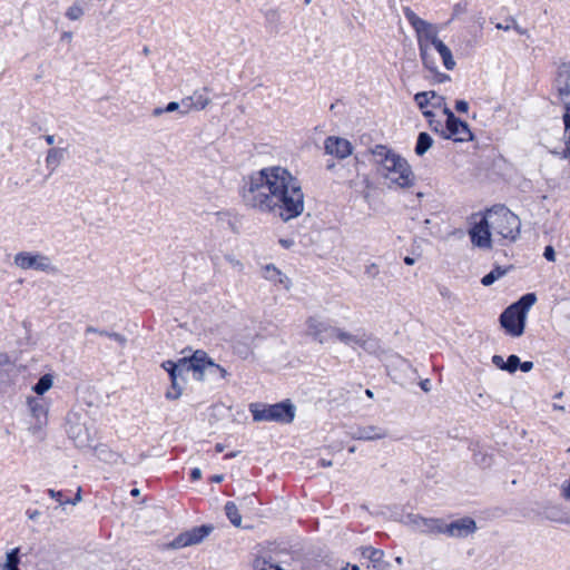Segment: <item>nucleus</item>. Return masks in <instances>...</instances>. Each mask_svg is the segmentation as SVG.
Instances as JSON below:
<instances>
[{
    "instance_id": "c85d7f7f",
    "label": "nucleus",
    "mask_w": 570,
    "mask_h": 570,
    "mask_svg": "<svg viewBox=\"0 0 570 570\" xmlns=\"http://www.w3.org/2000/svg\"><path fill=\"white\" fill-rule=\"evenodd\" d=\"M17 375L12 366L0 368V395L8 393L17 384Z\"/></svg>"
},
{
    "instance_id": "7c9ffc66",
    "label": "nucleus",
    "mask_w": 570,
    "mask_h": 570,
    "mask_svg": "<svg viewBox=\"0 0 570 570\" xmlns=\"http://www.w3.org/2000/svg\"><path fill=\"white\" fill-rule=\"evenodd\" d=\"M224 512L232 525L242 527V515L235 502L227 501L224 505Z\"/></svg>"
},
{
    "instance_id": "09e8293b",
    "label": "nucleus",
    "mask_w": 570,
    "mask_h": 570,
    "mask_svg": "<svg viewBox=\"0 0 570 570\" xmlns=\"http://www.w3.org/2000/svg\"><path fill=\"white\" fill-rule=\"evenodd\" d=\"M188 478H189V481L190 482H197L199 480H202L203 478V472L199 468L195 466V468H191L188 472Z\"/></svg>"
},
{
    "instance_id": "8fccbe9b",
    "label": "nucleus",
    "mask_w": 570,
    "mask_h": 570,
    "mask_svg": "<svg viewBox=\"0 0 570 570\" xmlns=\"http://www.w3.org/2000/svg\"><path fill=\"white\" fill-rule=\"evenodd\" d=\"M166 114L177 111L180 114V104L178 101H169L166 106Z\"/></svg>"
},
{
    "instance_id": "72a5a7b5",
    "label": "nucleus",
    "mask_w": 570,
    "mask_h": 570,
    "mask_svg": "<svg viewBox=\"0 0 570 570\" xmlns=\"http://www.w3.org/2000/svg\"><path fill=\"white\" fill-rule=\"evenodd\" d=\"M433 145V139L428 132H420L415 145V154L423 156Z\"/></svg>"
},
{
    "instance_id": "aec40b11",
    "label": "nucleus",
    "mask_w": 570,
    "mask_h": 570,
    "mask_svg": "<svg viewBox=\"0 0 570 570\" xmlns=\"http://www.w3.org/2000/svg\"><path fill=\"white\" fill-rule=\"evenodd\" d=\"M331 337L336 338L338 342L350 347L364 346L366 343L364 332H351L344 327L334 326Z\"/></svg>"
},
{
    "instance_id": "c756f323",
    "label": "nucleus",
    "mask_w": 570,
    "mask_h": 570,
    "mask_svg": "<svg viewBox=\"0 0 570 570\" xmlns=\"http://www.w3.org/2000/svg\"><path fill=\"white\" fill-rule=\"evenodd\" d=\"M281 12L277 9H268L265 12V26L269 33L277 35L281 30Z\"/></svg>"
},
{
    "instance_id": "052dcab7",
    "label": "nucleus",
    "mask_w": 570,
    "mask_h": 570,
    "mask_svg": "<svg viewBox=\"0 0 570 570\" xmlns=\"http://www.w3.org/2000/svg\"><path fill=\"white\" fill-rule=\"evenodd\" d=\"M26 514L30 520L37 521L41 513L38 510L28 509Z\"/></svg>"
},
{
    "instance_id": "4d7b16f0",
    "label": "nucleus",
    "mask_w": 570,
    "mask_h": 570,
    "mask_svg": "<svg viewBox=\"0 0 570 570\" xmlns=\"http://www.w3.org/2000/svg\"><path fill=\"white\" fill-rule=\"evenodd\" d=\"M492 363H493L497 367H499V368H501V370H504L505 361L503 360V357H502L501 355H494V356L492 357Z\"/></svg>"
},
{
    "instance_id": "7ed1b4c3",
    "label": "nucleus",
    "mask_w": 570,
    "mask_h": 570,
    "mask_svg": "<svg viewBox=\"0 0 570 570\" xmlns=\"http://www.w3.org/2000/svg\"><path fill=\"white\" fill-rule=\"evenodd\" d=\"M377 173L387 181V185L399 188H410L415 183V175L407 160L384 145H376L371 149Z\"/></svg>"
},
{
    "instance_id": "473e14b6",
    "label": "nucleus",
    "mask_w": 570,
    "mask_h": 570,
    "mask_svg": "<svg viewBox=\"0 0 570 570\" xmlns=\"http://www.w3.org/2000/svg\"><path fill=\"white\" fill-rule=\"evenodd\" d=\"M83 0H76L65 12V17L71 21L79 20L85 13Z\"/></svg>"
},
{
    "instance_id": "49530a36",
    "label": "nucleus",
    "mask_w": 570,
    "mask_h": 570,
    "mask_svg": "<svg viewBox=\"0 0 570 570\" xmlns=\"http://www.w3.org/2000/svg\"><path fill=\"white\" fill-rule=\"evenodd\" d=\"M364 273L368 278L374 279L380 274V266L376 263H370L365 266Z\"/></svg>"
},
{
    "instance_id": "1a4fd4ad",
    "label": "nucleus",
    "mask_w": 570,
    "mask_h": 570,
    "mask_svg": "<svg viewBox=\"0 0 570 570\" xmlns=\"http://www.w3.org/2000/svg\"><path fill=\"white\" fill-rule=\"evenodd\" d=\"M248 410L254 422L285 423V399L273 404L252 402Z\"/></svg>"
},
{
    "instance_id": "f8f14e48",
    "label": "nucleus",
    "mask_w": 570,
    "mask_h": 570,
    "mask_svg": "<svg viewBox=\"0 0 570 570\" xmlns=\"http://www.w3.org/2000/svg\"><path fill=\"white\" fill-rule=\"evenodd\" d=\"M304 210V194L301 185L287 171V220L299 216Z\"/></svg>"
},
{
    "instance_id": "412c9836",
    "label": "nucleus",
    "mask_w": 570,
    "mask_h": 570,
    "mask_svg": "<svg viewBox=\"0 0 570 570\" xmlns=\"http://www.w3.org/2000/svg\"><path fill=\"white\" fill-rule=\"evenodd\" d=\"M268 544L274 546V550H276L278 548V546H276V543H268ZM272 551H273V549L268 548L267 551H264V552L255 556V558L252 562L253 570H285L281 566V562L277 561L272 556Z\"/></svg>"
},
{
    "instance_id": "423d86ee",
    "label": "nucleus",
    "mask_w": 570,
    "mask_h": 570,
    "mask_svg": "<svg viewBox=\"0 0 570 570\" xmlns=\"http://www.w3.org/2000/svg\"><path fill=\"white\" fill-rule=\"evenodd\" d=\"M535 302V294L529 293L503 311L500 315V324L507 334L513 337H519L523 334L527 315Z\"/></svg>"
},
{
    "instance_id": "6e6d98bb",
    "label": "nucleus",
    "mask_w": 570,
    "mask_h": 570,
    "mask_svg": "<svg viewBox=\"0 0 570 570\" xmlns=\"http://www.w3.org/2000/svg\"><path fill=\"white\" fill-rule=\"evenodd\" d=\"M425 94H429V99L431 100H438L433 102V106H441V102L443 101V97H440L436 95L435 91H424Z\"/></svg>"
},
{
    "instance_id": "a19ab883",
    "label": "nucleus",
    "mask_w": 570,
    "mask_h": 570,
    "mask_svg": "<svg viewBox=\"0 0 570 570\" xmlns=\"http://www.w3.org/2000/svg\"><path fill=\"white\" fill-rule=\"evenodd\" d=\"M99 335L109 337L110 340L117 342L121 347H124L127 343L126 336L118 332H109L107 330H102L99 332Z\"/></svg>"
},
{
    "instance_id": "6ab92c4d",
    "label": "nucleus",
    "mask_w": 570,
    "mask_h": 570,
    "mask_svg": "<svg viewBox=\"0 0 570 570\" xmlns=\"http://www.w3.org/2000/svg\"><path fill=\"white\" fill-rule=\"evenodd\" d=\"M324 148L326 154L333 155L340 159L348 157L353 151V146L347 139L335 136L326 138Z\"/></svg>"
},
{
    "instance_id": "4be33fe9",
    "label": "nucleus",
    "mask_w": 570,
    "mask_h": 570,
    "mask_svg": "<svg viewBox=\"0 0 570 570\" xmlns=\"http://www.w3.org/2000/svg\"><path fill=\"white\" fill-rule=\"evenodd\" d=\"M410 521L412 525L415 528V530L422 532V533H434V534H442V525L443 520L442 519H435V518H423L420 515H412L410 517Z\"/></svg>"
},
{
    "instance_id": "e433bc0d",
    "label": "nucleus",
    "mask_w": 570,
    "mask_h": 570,
    "mask_svg": "<svg viewBox=\"0 0 570 570\" xmlns=\"http://www.w3.org/2000/svg\"><path fill=\"white\" fill-rule=\"evenodd\" d=\"M233 348L234 354H236L242 360H247L249 355L253 354L250 345L246 342L238 341L234 344Z\"/></svg>"
},
{
    "instance_id": "0e129e2a",
    "label": "nucleus",
    "mask_w": 570,
    "mask_h": 570,
    "mask_svg": "<svg viewBox=\"0 0 570 570\" xmlns=\"http://www.w3.org/2000/svg\"><path fill=\"white\" fill-rule=\"evenodd\" d=\"M495 28L499 29V30H504V31H508L510 29H513L512 28V22H511V19L507 21V23H497L495 24Z\"/></svg>"
},
{
    "instance_id": "c9c22d12",
    "label": "nucleus",
    "mask_w": 570,
    "mask_h": 570,
    "mask_svg": "<svg viewBox=\"0 0 570 570\" xmlns=\"http://www.w3.org/2000/svg\"><path fill=\"white\" fill-rule=\"evenodd\" d=\"M505 273H507L505 268H502V267L498 266L494 269H492L489 274L484 275L482 277V279H481V283H482L483 286H490L495 281H498L499 278L504 276Z\"/></svg>"
},
{
    "instance_id": "39448f33",
    "label": "nucleus",
    "mask_w": 570,
    "mask_h": 570,
    "mask_svg": "<svg viewBox=\"0 0 570 570\" xmlns=\"http://www.w3.org/2000/svg\"><path fill=\"white\" fill-rule=\"evenodd\" d=\"M487 223L493 234L494 240L503 245L505 242H515L521 232V220L505 206H494L485 210Z\"/></svg>"
},
{
    "instance_id": "9b49d317",
    "label": "nucleus",
    "mask_w": 570,
    "mask_h": 570,
    "mask_svg": "<svg viewBox=\"0 0 570 570\" xmlns=\"http://www.w3.org/2000/svg\"><path fill=\"white\" fill-rule=\"evenodd\" d=\"M14 264L22 269L52 272L56 269L49 258L39 252H19L14 256Z\"/></svg>"
},
{
    "instance_id": "9d476101",
    "label": "nucleus",
    "mask_w": 570,
    "mask_h": 570,
    "mask_svg": "<svg viewBox=\"0 0 570 570\" xmlns=\"http://www.w3.org/2000/svg\"><path fill=\"white\" fill-rule=\"evenodd\" d=\"M27 406L33 422L29 426V431L37 435L48 424L49 405L43 399L29 395L27 396Z\"/></svg>"
},
{
    "instance_id": "0eeeda50",
    "label": "nucleus",
    "mask_w": 570,
    "mask_h": 570,
    "mask_svg": "<svg viewBox=\"0 0 570 570\" xmlns=\"http://www.w3.org/2000/svg\"><path fill=\"white\" fill-rule=\"evenodd\" d=\"M195 361V381L205 382L209 380L217 382L220 380L229 381L232 373L220 364H218L205 350L193 348Z\"/></svg>"
},
{
    "instance_id": "f3484780",
    "label": "nucleus",
    "mask_w": 570,
    "mask_h": 570,
    "mask_svg": "<svg viewBox=\"0 0 570 570\" xmlns=\"http://www.w3.org/2000/svg\"><path fill=\"white\" fill-rule=\"evenodd\" d=\"M45 493L52 500H55L58 505L55 509L62 508L66 509V505H77L82 501V488L78 487L76 492H72L69 489H51L48 488L45 490Z\"/></svg>"
},
{
    "instance_id": "5fc2aeb1",
    "label": "nucleus",
    "mask_w": 570,
    "mask_h": 570,
    "mask_svg": "<svg viewBox=\"0 0 570 570\" xmlns=\"http://www.w3.org/2000/svg\"><path fill=\"white\" fill-rule=\"evenodd\" d=\"M455 109L459 112H466L469 110V104L465 100H456Z\"/></svg>"
},
{
    "instance_id": "ddd939ff",
    "label": "nucleus",
    "mask_w": 570,
    "mask_h": 570,
    "mask_svg": "<svg viewBox=\"0 0 570 570\" xmlns=\"http://www.w3.org/2000/svg\"><path fill=\"white\" fill-rule=\"evenodd\" d=\"M469 235L473 246L481 249L489 250L493 247V243H497L493 238L490 224L487 223L485 214H483L480 220L475 222L470 228Z\"/></svg>"
},
{
    "instance_id": "58836bf2",
    "label": "nucleus",
    "mask_w": 570,
    "mask_h": 570,
    "mask_svg": "<svg viewBox=\"0 0 570 570\" xmlns=\"http://www.w3.org/2000/svg\"><path fill=\"white\" fill-rule=\"evenodd\" d=\"M81 411H77L75 409H71L67 412L66 414V417H65V428L67 429L68 426H75V425H78V424H81Z\"/></svg>"
},
{
    "instance_id": "774afa93",
    "label": "nucleus",
    "mask_w": 570,
    "mask_h": 570,
    "mask_svg": "<svg viewBox=\"0 0 570 570\" xmlns=\"http://www.w3.org/2000/svg\"><path fill=\"white\" fill-rule=\"evenodd\" d=\"M511 22H512V28L520 35H525L527 33V30L521 28L517 21L514 19H511Z\"/></svg>"
},
{
    "instance_id": "4468645a",
    "label": "nucleus",
    "mask_w": 570,
    "mask_h": 570,
    "mask_svg": "<svg viewBox=\"0 0 570 570\" xmlns=\"http://www.w3.org/2000/svg\"><path fill=\"white\" fill-rule=\"evenodd\" d=\"M441 134L445 139H452L458 142L473 139L469 125L455 116H451L450 121L445 122V129H442Z\"/></svg>"
},
{
    "instance_id": "ea45409f",
    "label": "nucleus",
    "mask_w": 570,
    "mask_h": 570,
    "mask_svg": "<svg viewBox=\"0 0 570 570\" xmlns=\"http://www.w3.org/2000/svg\"><path fill=\"white\" fill-rule=\"evenodd\" d=\"M212 417H215L216 420H220L226 416L225 412L230 411V406H226L223 402L214 403L212 406Z\"/></svg>"
},
{
    "instance_id": "de8ad7c7",
    "label": "nucleus",
    "mask_w": 570,
    "mask_h": 570,
    "mask_svg": "<svg viewBox=\"0 0 570 570\" xmlns=\"http://www.w3.org/2000/svg\"><path fill=\"white\" fill-rule=\"evenodd\" d=\"M414 100L422 110H424V108L430 104L429 94L425 92H417L414 96Z\"/></svg>"
},
{
    "instance_id": "2f4dec72",
    "label": "nucleus",
    "mask_w": 570,
    "mask_h": 570,
    "mask_svg": "<svg viewBox=\"0 0 570 570\" xmlns=\"http://www.w3.org/2000/svg\"><path fill=\"white\" fill-rule=\"evenodd\" d=\"M262 275L265 279L276 283H283L282 271L274 264L269 263L262 267Z\"/></svg>"
},
{
    "instance_id": "c03bdc74",
    "label": "nucleus",
    "mask_w": 570,
    "mask_h": 570,
    "mask_svg": "<svg viewBox=\"0 0 570 570\" xmlns=\"http://www.w3.org/2000/svg\"><path fill=\"white\" fill-rule=\"evenodd\" d=\"M520 364V358L517 355H510L505 361L504 371L513 373L517 371Z\"/></svg>"
},
{
    "instance_id": "4c0bfd02",
    "label": "nucleus",
    "mask_w": 570,
    "mask_h": 570,
    "mask_svg": "<svg viewBox=\"0 0 570 570\" xmlns=\"http://www.w3.org/2000/svg\"><path fill=\"white\" fill-rule=\"evenodd\" d=\"M191 97H194V110H204L210 104V99L198 90H196Z\"/></svg>"
},
{
    "instance_id": "a878e982",
    "label": "nucleus",
    "mask_w": 570,
    "mask_h": 570,
    "mask_svg": "<svg viewBox=\"0 0 570 570\" xmlns=\"http://www.w3.org/2000/svg\"><path fill=\"white\" fill-rule=\"evenodd\" d=\"M4 556L6 559L1 564V570H20L22 557L27 556V553L22 552V547H14L7 550Z\"/></svg>"
},
{
    "instance_id": "6e6552de",
    "label": "nucleus",
    "mask_w": 570,
    "mask_h": 570,
    "mask_svg": "<svg viewBox=\"0 0 570 570\" xmlns=\"http://www.w3.org/2000/svg\"><path fill=\"white\" fill-rule=\"evenodd\" d=\"M215 530L213 523H202L178 533L171 541L165 544L168 550H178L203 543Z\"/></svg>"
},
{
    "instance_id": "338daca9",
    "label": "nucleus",
    "mask_w": 570,
    "mask_h": 570,
    "mask_svg": "<svg viewBox=\"0 0 570 570\" xmlns=\"http://www.w3.org/2000/svg\"><path fill=\"white\" fill-rule=\"evenodd\" d=\"M239 454H240V451H238V450L229 451L224 454L223 460H232V459H235L236 456H238Z\"/></svg>"
},
{
    "instance_id": "393cba45",
    "label": "nucleus",
    "mask_w": 570,
    "mask_h": 570,
    "mask_svg": "<svg viewBox=\"0 0 570 570\" xmlns=\"http://www.w3.org/2000/svg\"><path fill=\"white\" fill-rule=\"evenodd\" d=\"M387 436V432L374 425L357 428L352 432V438L356 440H380Z\"/></svg>"
},
{
    "instance_id": "79ce46f5",
    "label": "nucleus",
    "mask_w": 570,
    "mask_h": 570,
    "mask_svg": "<svg viewBox=\"0 0 570 570\" xmlns=\"http://www.w3.org/2000/svg\"><path fill=\"white\" fill-rule=\"evenodd\" d=\"M91 450H94L95 454L100 459V460H107L105 458L106 454H111V451L108 449V446L106 444H102V443H99L97 445H92L91 444Z\"/></svg>"
},
{
    "instance_id": "864d4df0",
    "label": "nucleus",
    "mask_w": 570,
    "mask_h": 570,
    "mask_svg": "<svg viewBox=\"0 0 570 570\" xmlns=\"http://www.w3.org/2000/svg\"><path fill=\"white\" fill-rule=\"evenodd\" d=\"M12 368H13L17 377H19L20 374H23L28 371V365L18 364V362H14V365H12Z\"/></svg>"
},
{
    "instance_id": "13d9d810",
    "label": "nucleus",
    "mask_w": 570,
    "mask_h": 570,
    "mask_svg": "<svg viewBox=\"0 0 570 570\" xmlns=\"http://www.w3.org/2000/svg\"><path fill=\"white\" fill-rule=\"evenodd\" d=\"M295 406L287 400V423L292 422L295 417Z\"/></svg>"
},
{
    "instance_id": "f03ea898",
    "label": "nucleus",
    "mask_w": 570,
    "mask_h": 570,
    "mask_svg": "<svg viewBox=\"0 0 570 570\" xmlns=\"http://www.w3.org/2000/svg\"><path fill=\"white\" fill-rule=\"evenodd\" d=\"M409 23L415 31L420 57L423 66L430 71H436L438 63L433 56V49L439 52L446 70H453L455 60L451 49L439 38V27L420 18L411 8L403 10Z\"/></svg>"
},
{
    "instance_id": "dca6fc26",
    "label": "nucleus",
    "mask_w": 570,
    "mask_h": 570,
    "mask_svg": "<svg viewBox=\"0 0 570 570\" xmlns=\"http://www.w3.org/2000/svg\"><path fill=\"white\" fill-rule=\"evenodd\" d=\"M476 530V523L471 518H461L451 523H446L443 520L442 534H446L452 538H465Z\"/></svg>"
},
{
    "instance_id": "69168bd1",
    "label": "nucleus",
    "mask_w": 570,
    "mask_h": 570,
    "mask_svg": "<svg viewBox=\"0 0 570 570\" xmlns=\"http://www.w3.org/2000/svg\"><path fill=\"white\" fill-rule=\"evenodd\" d=\"M166 114V109H165V106L164 107H155L151 111V116L153 117H159L161 115Z\"/></svg>"
},
{
    "instance_id": "20e7f679",
    "label": "nucleus",
    "mask_w": 570,
    "mask_h": 570,
    "mask_svg": "<svg viewBox=\"0 0 570 570\" xmlns=\"http://www.w3.org/2000/svg\"><path fill=\"white\" fill-rule=\"evenodd\" d=\"M183 356L178 358H167L160 363V368L167 373L169 386L165 391L167 401L179 400L183 395L185 385L188 383L187 373H191L195 380V361L193 347L186 346L183 350Z\"/></svg>"
},
{
    "instance_id": "603ef678",
    "label": "nucleus",
    "mask_w": 570,
    "mask_h": 570,
    "mask_svg": "<svg viewBox=\"0 0 570 570\" xmlns=\"http://www.w3.org/2000/svg\"><path fill=\"white\" fill-rule=\"evenodd\" d=\"M561 494L566 500L570 501V480L562 483Z\"/></svg>"
},
{
    "instance_id": "e2e57ef3",
    "label": "nucleus",
    "mask_w": 570,
    "mask_h": 570,
    "mask_svg": "<svg viewBox=\"0 0 570 570\" xmlns=\"http://www.w3.org/2000/svg\"><path fill=\"white\" fill-rule=\"evenodd\" d=\"M225 475L224 474H212L208 479L210 483L219 484L224 481Z\"/></svg>"
},
{
    "instance_id": "2eb2a0df",
    "label": "nucleus",
    "mask_w": 570,
    "mask_h": 570,
    "mask_svg": "<svg viewBox=\"0 0 570 570\" xmlns=\"http://www.w3.org/2000/svg\"><path fill=\"white\" fill-rule=\"evenodd\" d=\"M334 326L324 317L314 315L306 321V334L320 344H324L331 338Z\"/></svg>"
},
{
    "instance_id": "a18cd8bd",
    "label": "nucleus",
    "mask_w": 570,
    "mask_h": 570,
    "mask_svg": "<svg viewBox=\"0 0 570 570\" xmlns=\"http://www.w3.org/2000/svg\"><path fill=\"white\" fill-rule=\"evenodd\" d=\"M14 362H17V357H12L7 352H0V368L12 366Z\"/></svg>"
},
{
    "instance_id": "37998d69",
    "label": "nucleus",
    "mask_w": 570,
    "mask_h": 570,
    "mask_svg": "<svg viewBox=\"0 0 570 570\" xmlns=\"http://www.w3.org/2000/svg\"><path fill=\"white\" fill-rule=\"evenodd\" d=\"M180 115L188 114L191 109H194V97H185L180 101Z\"/></svg>"
},
{
    "instance_id": "3c124183",
    "label": "nucleus",
    "mask_w": 570,
    "mask_h": 570,
    "mask_svg": "<svg viewBox=\"0 0 570 570\" xmlns=\"http://www.w3.org/2000/svg\"><path fill=\"white\" fill-rule=\"evenodd\" d=\"M543 256L547 261L549 262H554L556 261V252H554V248L552 246H547L544 248V253H543Z\"/></svg>"
},
{
    "instance_id": "a211bd4d",
    "label": "nucleus",
    "mask_w": 570,
    "mask_h": 570,
    "mask_svg": "<svg viewBox=\"0 0 570 570\" xmlns=\"http://www.w3.org/2000/svg\"><path fill=\"white\" fill-rule=\"evenodd\" d=\"M66 433L68 438L73 441L76 448H91L95 434H91L90 429L86 425V423L68 426Z\"/></svg>"
},
{
    "instance_id": "f257e3e1",
    "label": "nucleus",
    "mask_w": 570,
    "mask_h": 570,
    "mask_svg": "<svg viewBox=\"0 0 570 570\" xmlns=\"http://www.w3.org/2000/svg\"><path fill=\"white\" fill-rule=\"evenodd\" d=\"M240 196L246 206L285 222V167L268 166L244 177Z\"/></svg>"
},
{
    "instance_id": "f704fd0d",
    "label": "nucleus",
    "mask_w": 570,
    "mask_h": 570,
    "mask_svg": "<svg viewBox=\"0 0 570 570\" xmlns=\"http://www.w3.org/2000/svg\"><path fill=\"white\" fill-rule=\"evenodd\" d=\"M22 327L24 328V337H21L17 341V344L19 346H36L37 345V338H35L32 336V331H31V327H32V323L31 321L29 320H23L22 321Z\"/></svg>"
},
{
    "instance_id": "bb28decb",
    "label": "nucleus",
    "mask_w": 570,
    "mask_h": 570,
    "mask_svg": "<svg viewBox=\"0 0 570 570\" xmlns=\"http://www.w3.org/2000/svg\"><path fill=\"white\" fill-rule=\"evenodd\" d=\"M55 377L56 374L51 370L47 373H43L39 380L31 385V391L36 394L37 397H42L53 386Z\"/></svg>"
},
{
    "instance_id": "cd10ccee",
    "label": "nucleus",
    "mask_w": 570,
    "mask_h": 570,
    "mask_svg": "<svg viewBox=\"0 0 570 570\" xmlns=\"http://www.w3.org/2000/svg\"><path fill=\"white\" fill-rule=\"evenodd\" d=\"M66 154H67V148H61V147H51L47 150L45 163H46V168L49 170L50 175L62 163Z\"/></svg>"
},
{
    "instance_id": "b1692460",
    "label": "nucleus",
    "mask_w": 570,
    "mask_h": 570,
    "mask_svg": "<svg viewBox=\"0 0 570 570\" xmlns=\"http://www.w3.org/2000/svg\"><path fill=\"white\" fill-rule=\"evenodd\" d=\"M362 556L368 559V567H371L373 570L389 569V563L384 560V551L373 547H364L362 549Z\"/></svg>"
},
{
    "instance_id": "bf43d9fd",
    "label": "nucleus",
    "mask_w": 570,
    "mask_h": 570,
    "mask_svg": "<svg viewBox=\"0 0 570 570\" xmlns=\"http://www.w3.org/2000/svg\"><path fill=\"white\" fill-rule=\"evenodd\" d=\"M73 33L72 31H62L60 35V42H70L72 40Z\"/></svg>"
},
{
    "instance_id": "5701e85b",
    "label": "nucleus",
    "mask_w": 570,
    "mask_h": 570,
    "mask_svg": "<svg viewBox=\"0 0 570 570\" xmlns=\"http://www.w3.org/2000/svg\"><path fill=\"white\" fill-rule=\"evenodd\" d=\"M556 87L566 107L570 102V62L562 63L557 73Z\"/></svg>"
},
{
    "instance_id": "680f3d73",
    "label": "nucleus",
    "mask_w": 570,
    "mask_h": 570,
    "mask_svg": "<svg viewBox=\"0 0 570 570\" xmlns=\"http://www.w3.org/2000/svg\"><path fill=\"white\" fill-rule=\"evenodd\" d=\"M519 367L522 372L528 373L533 368V363L530 361H525L523 363L520 362Z\"/></svg>"
}]
</instances>
